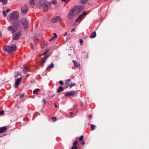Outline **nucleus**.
I'll return each instance as SVG.
<instances>
[{
    "label": "nucleus",
    "instance_id": "4c0bfd02",
    "mask_svg": "<svg viewBox=\"0 0 149 149\" xmlns=\"http://www.w3.org/2000/svg\"><path fill=\"white\" fill-rule=\"evenodd\" d=\"M4 113V111L3 110H1L0 111V115H1L3 114Z\"/></svg>",
    "mask_w": 149,
    "mask_h": 149
},
{
    "label": "nucleus",
    "instance_id": "6ab92c4d",
    "mask_svg": "<svg viewBox=\"0 0 149 149\" xmlns=\"http://www.w3.org/2000/svg\"><path fill=\"white\" fill-rule=\"evenodd\" d=\"M74 66L76 67L77 68H79L80 67V65L77 64V63L75 61H73Z\"/></svg>",
    "mask_w": 149,
    "mask_h": 149
},
{
    "label": "nucleus",
    "instance_id": "c756f323",
    "mask_svg": "<svg viewBox=\"0 0 149 149\" xmlns=\"http://www.w3.org/2000/svg\"><path fill=\"white\" fill-rule=\"evenodd\" d=\"M75 84L73 83H71L69 85V86L70 87V88H71L72 87L75 86Z\"/></svg>",
    "mask_w": 149,
    "mask_h": 149
},
{
    "label": "nucleus",
    "instance_id": "0eeeda50",
    "mask_svg": "<svg viewBox=\"0 0 149 149\" xmlns=\"http://www.w3.org/2000/svg\"><path fill=\"white\" fill-rule=\"evenodd\" d=\"M75 91H72L69 92H65L64 93L65 96L66 97H70L74 95L75 94Z\"/></svg>",
    "mask_w": 149,
    "mask_h": 149
},
{
    "label": "nucleus",
    "instance_id": "37998d69",
    "mask_svg": "<svg viewBox=\"0 0 149 149\" xmlns=\"http://www.w3.org/2000/svg\"><path fill=\"white\" fill-rule=\"evenodd\" d=\"M42 102H44V103H46V100L45 99H43L42 100Z\"/></svg>",
    "mask_w": 149,
    "mask_h": 149
},
{
    "label": "nucleus",
    "instance_id": "5701e85b",
    "mask_svg": "<svg viewBox=\"0 0 149 149\" xmlns=\"http://www.w3.org/2000/svg\"><path fill=\"white\" fill-rule=\"evenodd\" d=\"M7 0H0V2H2L4 5H5L7 3Z\"/></svg>",
    "mask_w": 149,
    "mask_h": 149
},
{
    "label": "nucleus",
    "instance_id": "72a5a7b5",
    "mask_svg": "<svg viewBox=\"0 0 149 149\" xmlns=\"http://www.w3.org/2000/svg\"><path fill=\"white\" fill-rule=\"evenodd\" d=\"M3 16L4 17H6V13L5 11V10H3Z\"/></svg>",
    "mask_w": 149,
    "mask_h": 149
},
{
    "label": "nucleus",
    "instance_id": "ea45409f",
    "mask_svg": "<svg viewBox=\"0 0 149 149\" xmlns=\"http://www.w3.org/2000/svg\"><path fill=\"white\" fill-rule=\"evenodd\" d=\"M55 38H54V37H52L51 39H49V41L50 42L52 40H54Z\"/></svg>",
    "mask_w": 149,
    "mask_h": 149
},
{
    "label": "nucleus",
    "instance_id": "4be33fe9",
    "mask_svg": "<svg viewBox=\"0 0 149 149\" xmlns=\"http://www.w3.org/2000/svg\"><path fill=\"white\" fill-rule=\"evenodd\" d=\"M88 0H80V2L83 4H85L88 1Z\"/></svg>",
    "mask_w": 149,
    "mask_h": 149
},
{
    "label": "nucleus",
    "instance_id": "2f4dec72",
    "mask_svg": "<svg viewBox=\"0 0 149 149\" xmlns=\"http://www.w3.org/2000/svg\"><path fill=\"white\" fill-rule=\"evenodd\" d=\"M84 137V136L83 135H81L80 136V137L79 138V140L80 141H81L83 140V138Z\"/></svg>",
    "mask_w": 149,
    "mask_h": 149
},
{
    "label": "nucleus",
    "instance_id": "c9c22d12",
    "mask_svg": "<svg viewBox=\"0 0 149 149\" xmlns=\"http://www.w3.org/2000/svg\"><path fill=\"white\" fill-rule=\"evenodd\" d=\"M59 83L61 84V85H63V81H60L59 82Z\"/></svg>",
    "mask_w": 149,
    "mask_h": 149
},
{
    "label": "nucleus",
    "instance_id": "20e7f679",
    "mask_svg": "<svg viewBox=\"0 0 149 149\" xmlns=\"http://www.w3.org/2000/svg\"><path fill=\"white\" fill-rule=\"evenodd\" d=\"M19 13L17 11H14L9 16V18L11 20H16L19 17Z\"/></svg>",
    "mask_w": 149,
    "mask_h": 149
},
{
    "label": "nucleus",
    "instance_id": "79ce46f5",
    "mask_svg": "<svg viewBox=\"0 0 149 149\" xmlns=\"http://www.w3.org/2000/svg\"><path fill=\"white\" fill-rule=\"evenodd\" d=\"M10 9H7L6 10V11L7 13H8L9 12V11H10Z\"/></svg>",
    "mask_w": 149,
    "mask_h": 149
},
{
    "label": "nucleus",
    "instance_id": "a19ab883",
    "mask_svg": "<svg viewBox=\"0 0 149 149\" xmlns=\"http://www.w3.org/2000/svg\"><path fill=\"white\" fill-rule=\"evenodd\" d=\"M67 34H68V32H65V33H63V36L64 37H65V36L67 35Z\"/></svg>",
    "mask_w": 149,
    "mask_h": 149
},
{
    "label": "nucleus",
    "instance_id": "dca6fc26",
    "mask_svg": "<svg viewBox=\"0 0 149 149\" xmlns=\"http://www.w3.org/2000/svg\"><path fill=\"white\" fill-rule=\"evenodd\" d=\"M7 130L6 127H0V133H2L5 132Z\"/></svg>",
    "mask_w": 149,
    "mask_h": 149
},
{
    "label": "nucleus",
    "instance_id": "a18cd8bd",
    "mask_svg": "<svg viewBox=\"0 0 149 149\" xmlns=\"http://www.w3.org/2000/svg\"><path fill=\"white\" fill-rule=\"evenodd\" d=\"M62 1L65 2H66L68 1V0H62Z\"/></svg>",
    "mask_w": 149,
    "mask_h": 149
},
{
    "label": "nucleus",
    "instance_id": "cd10ccee",
    "mask_svg": "<svg viewBox=\"0 0 149 149\" xmlns=\"http://www.w3.org/2000/svg\"><path fill=\"white\" fill-rule=\"evenodd\" d=\"M21 74L19 73L18 72H17V73L15 75V78L17 77L19 75H20Z\"/></svg>",
    "mask_w": 149,
    "mask_h": 149
},
{
    "label": "nucleus",
    "instance_id": "f257e3e1",
    "mask_svg": "<svg viewBox=\"0 0 149 149\" xmlns=\"http://www.w3.org/2000/svg\"><path fill=\"white\" fill-rule=\"evenodd\" d=\"M17 49V47L15 45L11 46H5L3 48V49L5 51L8 52L10 54L13 53Z\"/></svg>",
    "mask_w": 149,
    "mask_h": 149
},
{
    "label": "nucleus",
    "instance_id": "8fccbe9b",
    "mask_svg": "<svg viewBox=\"0 0 149 149\" xmlns=\"http://www.w3.org/2000/svg\"><path fill=\"white\" fill-rule=\"evenodd\" d=\"M81 144L82 145H84V144H85V142H83L82 143H81Z\"/></svg>",
    "mask_w": 149,
    "mask_h": 149
},
{
    "label": "nucleus",
    "instance_id": "c85d7f7f",
    "mask_svg": "<svg viewBox=\"0 0 149 149\" xmlns=\"http://www.w3.org/2000/svg\"><path fill=\"white\" fill-rule=\"evenodd\" d=\"M49 51V49H47V50H46V52L44 53H43L41 55H41H45Z\"/></svg>",
    "mask_w": 149,
    "mask_h": 149
},
{
    "label": "nucleus",
    "instance_id": "9d476101",
    "mask_svg": "<svg viewBox=\"0 0 149 149\" xmlns=\"http://www.w3.org/2000/svg\"><path fill=\"white\" fill-rule=\"evenodd\" d=\"M22 78H20L17 79L15 81V88H17L19 85L20 83L22 80Z\"/></svg>",
    "mask_w": 149,
    "mask_h": 149
},
{
    "label": "nucleus",
    "instance_id": "4468645a",
    "mask_svg": "<svg viewBox=\"0 0 149 149\" xmlns=\"http://www.w3.org/2000/svg\"><path fill=\"white\" fill-rule=\"evenodd\" d=\"M48 56H47L42 58V60L40 63V64L41 66H43L44 63L46 62L47 59L48 58Z\"/></svg>",
    "mask_w": 149,
    "mask_h": 149
},
{
    "label": "nucleus",
    "instance_id": "e433bc0d",
    "mask_svg": "<svg viewBox=\"0 0 149 149\" xmlns=\"http://www.w3.org/2000/svg\"><path fill=\"white\" fill-rule=\"evenodd\" d=\"M79 42L80 43V45H81L82 44L83 42V40H82L81 39L79 40Z\"/></svg>",
    "mask_w": 149,
    "mask_h": 149
},
{
    "label": "nucleus",
    "instance_id": "f704fd0d",
    "mask_svg": "<svg viewBox=\"0 0 149 149\" xmlns=\"http://www.w3.org/2000/svg\"><path fill=\"white\" fill-rule=\"evenodd\" d=\"M54 36L53 37L54 38H57V35L56 33H54Z\"/></svg>",
    "mask_w": 149,
    "mask_h": 149
},
{
    "label": "nucleus",
    "instance_id": "f3484780",
    "mask_svg": "<svg viewBox=\"0 0 149 149\" xmlns=\"http://www.w3.org/2000/svg\"><path fill=\"white\" fill-rule=\"evenodd\" d=\"M96 33L95 31H94L90 36V37L91 38H95L96 36Z\"/></svg>",
    "mask_w": 149,
    "mask_h": 149
},
{
    "label": "nucleus",
    "instance_id": "c03bdc74",
    "mask_svg": "<svg viewBox=\"0 0 149 149\" xmlns=\"http://www.w3.org/2000/svg\"><path fill=\"white\" fill-rule=\"evenodd\" d=\"M52 119H54V121H56V117H52Z\"/></svg>",
    "mask_w": 149,
    "mask_h": 149
},
{
    "label": "nucleus",
    "instance_id": "49530a36",
    "mask_svg": "<svg viewBox=\"0 0 149 149\" xmlns=\"http://www.w3.org/2000/svg\"><path fill=\"white\" fill-rule=\"evenodd\" d=\"M59 17V18H58V19H59V22H61V19L60 18V17Z\"/></svg>",
    "mask_w": 149,
    "mask_h": 149
},
{
    "label": "nucleus",
    "instance_id": "09e8293b",
    "mask_svg": "<svg viewBox=\"0 0 149 149\" xmlns=\"http://www.w3.org/2000/svg\"><path fill=\"white\" fill-rule=\"evenodd\" d=\"M75 29H72V31H71V32H72L73 31H75Z\"/></svg>",
    "mask_w": 149,
    "mask_h": 149
},
{
    "label": "nucleus",
    "instance_id": "9b49d317",
    "mask_svg": "<svg viewBox=\"0 0 149 149\" xmlns=\"http://www.w3.org/2000/svg\"><path fill=\"white\" fill-rule=\"evenodd\" d=\"M28 10V8L26 6H23L21 8V11L22 13H26Z\"/></svg>",
    "mask_w": 149,
    "mask_h": 149
},
{
    "label": "nucleus",
    "instance_id": "423d86ee",
    "mask_svg": "<svg viewBox=\"0 0 149 149\" xmlns=\"http://www.w3.org/2000/svg\"><path fill=\"white\" fill-rule=\"evenodd\" d=\"M8 30L12 33H14L16 31L17 28L14 26H10L7 28Z\"/></svg>",
    "mask_w": 149,
    "mask_h": 149
},
{
    "label": "nucleus",
    "instance_id": "de8ad7c7",
    "mask_svg": "<svg viewBox=\"0 0 149 149\" xmlns=\"http://www.w3.org/2000/svg\"><path fill=\"white\" fill-rule=\"evenodd\" d=\"M24 96V94H22L21 95H20V97H22L23 96Z\"/></svg>",
    "mask_w": 149,
    "mask_h": 149
},
{
    "label": "nucleus",
    "instance_id": "3c124183",
    "mask_svg": "<svg viewBox=\"0 0 149 149\" xmlns=\"http://www.w3.org/2000/svg\"><path fill=\"white\" fill-rule=\"evenodd\" d=\"M71 79H68V81L69 82L70 81H71Z\"/></svg>",
    "mask_w": 149,
    "mask_h": 149
},
{
    "label": "nucleus",
    "instance_id": "f8f14e48",
    "mask_svg": "<svg viewBox=\"0 0 149 149\" xmlns=\"http://www.w3.org/2000/svg\"><path fill=\"white\" fill-rule=\"evenodd\" d=\"M78 7V9L76 11V13L78 14L82 11L84 9V7L83 6H77Z\"/></svg>",
    "mask_w": 149,
    "mask_h": 149
},
{
    "label": "nucleus",
    "instance_id": "5fc2aeb1",
    "mask_svg": "<svg viewBox=\"0 0 149 149\" xmlns=\"http://www.w3.org/2000/svg\"><path fill=\"white\" fill-rule=\"evenodd\" d=\"M1 32H0V38L1 37Z\"/></svg>",
    "mask_w": 149,
    "mask_h": 149
},
{
    "label": "nucleus",
    "instance_id": "7c9ffc66",
    "mask_svg": "<svg viewBox=\"0 0 149 149\" xmlns=\"http://www.w3.org/2000/svg\"><path fill=\"white\" fill-rule=\"evenodd\" d=\"M71 149H77V146H73L71 147Z\"/></svg>",
    "mask_w": 149,
    "mask_h": 149
},
{
    "label": "nucleus",
    "instance_id": "412c9836",
    "mask_svg": "<svg viewBox=\"0 0 149 149\" xmlns=\"http://www.w3.org/2000/svg\"><path fill=\"white\" fill-rule=\"evenodd\" d=\"M63 91V88L61 86L59 87L58 89L57 90L58 93H60L62 91Z\"/></svg>",
    "mask_w": 149,
    "mask_h": 149
},
{
    "label": "nucleus",
    "instance_id": "a211bd4d",
    "mask_svg": "<svg viewBox=\"0 0 149 149\" xmlns=\"http://www.w3.org/2000/svg\"><path fill=\"white\" fill-rule=\"evenodd\" d=\"M58 18H59L58 17L53 18L52 19V22L54 23H55L56 22Z\"/></svg>",
    "mask_w": 149,
    "mask_h": 149
},
{
    "label": "nucleus",
    "instance_id": "6e6d98bb",
    "mask_svg": "<svg viewBox=\"0 0 149 149\" xmlns=\"http://www.w3.org/2000/svg\"><path fill=\"white\" fill-rule=\"evenodd\" d=\"M70 113L71 116H72V112H70Z\"/></svg>",
    "mask_w": 149,
    "mask_h": 149
},
{
    "label": "nucleus",
    "instance_id": "864d4df0",
    "mask_svg": "<svg viewBox=\"0 0 149 149\" xmlns=\"http://www.w3.org/2000/svg\"><path fill=\"white\" fill-rule=\"evenodd\" d=\"M57 105L55 104V108H57Z\"/></svg>",
    "mask_w": 149,
    "mask_h": 149
},
{
    "label": "nucleus",
    "instance_id": "473e14b6",
    "mask_svg": "<svg viewBox=\"0 0 149 149\" xmlns=\"http://www.w3.org/2000/svg\"><path fill=\"white\" fill-rule=\"evenodd\" d=\"M57 3L56 0H52V3L53 4H56Z\"/></svg>",
    "mask_w": 149,
    "mask_h": 149
},
{
    "label": "nucleus",
    "instance_id": "603ef678",
    "mask_svg": "<svg viewBox=\"0 0 149 149\" xmlns=\"http://www.w3.org/2000/svg\"><path fill=\"white\" fill-rule=\"evenodd\" d=\"M89 117L90 118H91L92 117V115H90V116H89Z\"/></svg>",
    "mask_w": 149,
    "mask_h": 149
},
{
    "label": "nucleus",
    "instance_id": "1a4fd4ad",
    "mask_svg": "<svg viewBox=\"0 0 149 149\" xmlns=\"http://www.w3.org/2000/svg\"><path fill=\"white\" fill-rule=\"evenodd\" d=\"M86 15L85 12H84L82 14L80 15L79 16L78 18L75 20V22H80L82 19V17L84 15Z\"/></svg>",
    "mask_w": 149,
    "mask_h": 149
},
{
    "label": "nucleus",
    "instance_id": "a878e982",
    "mask_svg": "<svg viewBox=\"0 0 149 149\" xmlns=\"http://www.w3.org/2000/svg\"><path fill=\"white\" fill-rule=\"evenodd\" d=\"M30 3L31 6H33L34 4V2L33 0H31L30 1Z\"/></svg>",
    "mask_w": 149,
    "mask_h": 149
},
{
    "label": "nucleus",
    "instance_id": "7ed1b4c3",
    "mask_svg": "<svg viewBox=\"0 0 149 149\" xmlns=\"http://www.w3.org/2000/svg\"><path fill=\"white\" fill-rule=\"evenodd\" d=\"M21 23L23 29L26 30L29 27V24L26 18H22L21 20Z\"/></svg>",
    "mask_w": 149,
    "mask_h": 149
},
{
    "label": "nucleus",
    "instance_id": "bb28decb",
    "mask_svg": "<svg viewBox=\"0 0 149 149\" xmlns=\"http://www.w3.org/2000/svg\"><path fill=\"white\" fill-rule=\"evenodd\" d=\"M94 129V126L93 125H91V131L93 130Z\"/></svg>",
    "mask_w": 149,
    "mask_h": 149
},
{
    "label": "nucleus",
    "instance_id": "6e6552de",
    "mask_svg": "<svg viewBox=\"0 0 149 149\" xmlns=\"http://www.w3.org/2000/svg\"><path fill=\"white\" fill-rule=\"evenodd\" d=\"M48 5L49 6H50L51 5V2H47V3H46L44 4L43 7V9L44 11L46 12L48 10Z\"/></svg>",
    "mask_w": 149,
    "mask_h": 149
},
{
    "label": "nucleus",
    "instance_id": "2eb2a0df",
    "mask_svg": "<svg viewBox=\"0 0 149 149\" xmlns=\"http://www.w3.org/2000/svg\"><path fill=\"white\" fill-rule=\"evenodd\" d=\"M45 1L43 0H40L39 4L38 5L39 7H42L43 5L44 4Z\"/></svg>",
    "mask_w": 149,
    "mask_h": 149
},
{
    "label": "nucleus",
    "instance_id": "39448f33",
    "mask_svg": "<svg viewBox=\"0 0 149 149\" xmlns=\"http://www.w3.org/2000/svg\"><path fill=\"white\" fill-rule=\"evenodd\" d=\"M22 35L21 32L19 31L14 33L12 36V38L14 40H17L19 39Z\"/></svg>",
    "mask_w": 149,
    "mask_h": 149
},
{
    "label": "nucleus",
    "instance_id": "393cba45",
    "mask_svg": "<svg viewBox=\"0 0 149 149\" xmlns=\"http://www.w3.org/2000/svg\"><path fill=\"white\" fill-rule=\"evenodd\" d=\"M54 64L53 63H52L50 64V65L49 66L47 67V68H54Z\"/></svg>",
    "mask_w": 149,
    "mask_h": 149
},
{
    "label": "nucleus",
    "instance_id": "aec40b11",
    "mask_svg": "<svg viewBox=\"0 0 149 149\" xmlns=\"http://www.w3.org/2000/svg\"><path fill=\"white\" fill-rule=\"evenodd\" d=\"M40 91V89L39 88H36L33 90V93L34 94H38V92Z\"/></svg>",
    "mask_w": 149,
    "mask_h": 149
},
{
    "label": "nucleus",
    "instance_id": "ddd939ff",
    "mask_svg": "<svg viewBox=\"0 0 149 149\" xmlns=\"http://www.w3.org/2000/svg\"><path fill=\"white\" fill-rule=\"evenodd\" d=\"M13 22V25L14 27H17L18 26L19 24V21L17 19L16 20H15Z\"/></svg>",
    "mask_w": 149,
    "mask_h": 149
},
{
    "label": "nucleus",
    "instance_id": "b1692460",
    "mask_svg": "<svg viewBox=\"0 0 149 149\" xmlns=\"http://www.w3.org/2000/svg\"><path fill=\"white\" fill-rule=\"evenodd\" d=\"M28 71H29V70H27L26 67L24 68L23 70V72L24 74H25Z\"/></svg>",
    "mask_w": 149,
    "mask_h": 149
},
{
    "label": "nucleus",
    "instance_id": "58836bf2",
    "mask_svg": "<svg viewBox=\"0 0 149 149\" xmlns=\"http://www.w3.org/2000/svg\"><path fill=\"white\" fill-rule=\"evenodd\" d=\"M78 143V142L77 141H75V142H74L73 143V145H75L76 144H77Z\"/></svg>",
    "mask_w": 149,
    "mask_h": 149
},
{
    "label": "nucleus",
    "instance_id": "f03ea898",
    "mask_svg": "<svg viewBox=\"0 0 149 149\" xmlns=\"http://www.w3.org/2000/svg\"><path fill=\"white\" fill-rule=\"evenodd\" d=\"M78 9V7L77 6H75L72 8L70 10L68 14V17L69 19H72L74 15V13H76V11Z\"/></svg>",
    "mask_w": 149,
    "mask_h": 149
}]
</instances>
